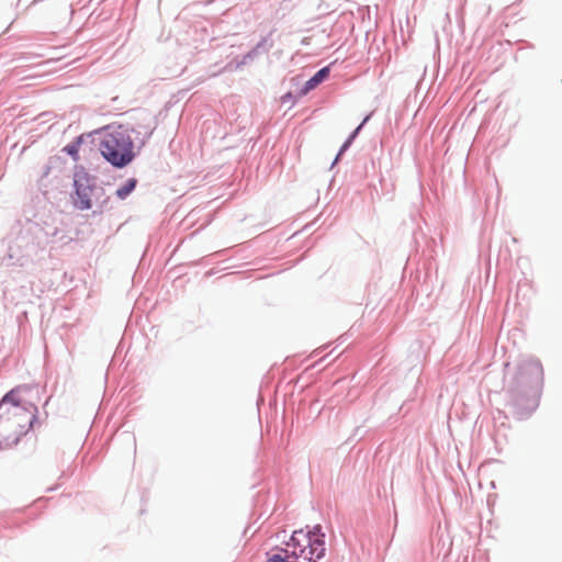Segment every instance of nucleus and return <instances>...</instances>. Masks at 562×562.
<instances>
[{"label": "nucleus", "instance_id": "obj_1", "mask_svg": "<svg viewBox=\"0 0 562 562\" xmlns=\"http://www.w3.org/2000/svg\"><path fill=\"white\" fill-rule=\"evenodd\" d=\"M18 386L8 392L0 401V446L10 448L29 432L35 418L34 412L23 405Z\"/></svg>", "mask_w": 562, "mask_h": 562}, {"label": "nucleus", "instance_id": "obj_2", "mask_svg": "<svg viewBox=\"0 0 562 562\" xmlns=\"http://www.w3.org/2000/svg\"><path fill=\"white\" fill-rule=\"evenodd\" d=\"M103 157L115 167H124L134 158L133 142L128 130L108 126L100 143Z\"/></svg>", "mask_w": 562, "mask_h": 562}, {"label": "nucleus", "instance_id": "obj_3", "mask_svg": "<svg viewBox=\"0 0 562 562\" xmlns=\"http://www.w3.org/2000/svg\"><path fill=\"white\" fill-rule=\"evenodd\" d=\"M288 552L294 555L297 562H318L325 557V533L321 526L312 530H296L288 542Z\"/></svg>", "mask_w": 562, "mask_h": 562}, {"label": "nucleus", "instance_id": "obj_4", "mask_svg": "<svg viewBox=\"0 0 562 562\" xmlns=\"http://www.w3.org/2000/svg\"><path fill=\"white\" fill-rule=\"evenodd\" d=\"M267 562H297L294 559V555L288 552V542L285 543V548L279 549L276 552L271 553L267 560Z\"/></svg>", "mask_w": 562, "mask_h": 562}, {"label": "nucleus", "instance_id": "obj_5", "mask_svg": "<svg viewBox=\"0 0 562 562\" xmlns=\"http://www.w3.org/2000/svg\"><path fill=\"white\" fill-rule=\"evenodd\" d=\"M329 75V68L325 67L318 70L310 80L306 81V90L314 89Z\"/></svg>", "mask_w": 562, "mask_h": 562}, {"label": "nucleus", "instance_id": "obj_6", "mask_svg": "<svg viewBox=\"0 0 562 562\" xmlns=\"http://www.w3.org/2000/svg\"><path fill=\"white\" fill-rule=\"evenodd\" d=\"M76 193L78 195V202L77 205L80 210H89L92 204L91 201L86 192V190H80L79 187H77Z\"/></svg>", "mask_w": 562, "mask_h": 562}, {"label": "nucleus", "instance_id": "obj_7", "mask_svg": "<svg viewBox=\"0 0 562 562\" xmlns=\"http://www.w3.org/2000/svg\"><path fill=\"white\" fill-rule=\"evenodd\" d=\"M135 186L136 180L130 179L125 184L116 190V195L122 200L125 199L135 189Z\"/></svg>", "mask_w": 562, "mask_h": 562}, {"label": "nucleus", "instance_id": "obj_8", "mask_svg": "<svg viewBox=\"0 0 562 562\" xmlns=\"http://www.w3.org/2000/svg\"><path fill=\"white\" fill-rule=\"evenodd\" d=\"M80 144H81V140L80 138L69 145H67L65 148H64V151H66L68 155H70L74 160H78L79 159V147H80Z\"/></svg>", "mask_w": 562, "mask_h": 562}, {"label": "nucleus", "instance_id": "obj_9", "mask_svg": "<svg viewBox=\"0 0 562 562\" xmlns=\"http://www.w3.org/2000/svg\"><path fill=\"white\" fill-rule=\"evenodd\" d=\"M368 121V117L364 119V121L352 132V134L349 136V138L342 145L340 153L346 150L350 144L353 142V139L357 137L359 131L361 130L362 125Z\"/></svg>", "mask_w": 562, "mask_h": 562}, {"label": "nucleus", "instance_id": "obj_10", "mask_svg": "<svg viewBox=\"0 0 562 562\" xmlns=\"http://www.w3.org/2000/svg\"><path fill=\"white\" fill-rule=\"evenodd\" d=\"M526 371H527V366L526 364H521V366L518 367V374L520 376H522L526 373Z\"/></svg>", "mask_w": 562, "mask_h": 562}, {"label": "nucleus", "instance_id": "obj_11", "mask_svg": "<svg viewBox=\"0 0 562 562\" xmlns=\"http://www.w3.org/2000/svg\"><path fill=\"white\" fill-rule=\"evenodd\" d=\"M530 366L532 367V369H533L536 372H540V371H541V367H540V363H539V362H532V363H530Z\"/></svg>", "mask_w": 562, "mask_h": 562}]
</instances>
